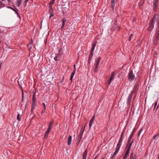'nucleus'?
<instances>
[{
	"label": "nucleus",
	"instance_id": "1",
	"mask_svg": "<svg viewBox=\"0 0 159 159\" xmlns=\"http://www.w3.org/2000/svg\"><path fill=\"white\" fill-rule=\"evenodd\" d=\"M33 93H34L33 95L32 98V105H31V113H34L33 110L34 109L35 107V102L36 101V95L35 93L33 91Z\"/></svg>",
	"mask_w": 159,
	"mask_h": 159
},
{
	"label": "nucleus",
	"instance_id": "2",
	"mask_svg": "<svg viewBox=\"0 0 159 159\" xmlns=\"http://www.w3.org/2000/svg\"><path fill=\"white\" fill-rule=\"evenodd\" d=\"M157 16L158 15L157 14L154 15L153 17V19L152 20H151V21L149 24V26L148 28V31H151L153 28L154 24V20L155 18H156V16Z\"/></svg>",
	"mask_w": 159,
	"mask_h": 159
},
{
	"label": "nucleus",
	"instance_id": "3",
	"mask_svg": "<svg viewBox=\"0 0 159 159\" xmlns=\"http://www.w3.org/2000/svg\"><path fill=\"white\" fill-rule=\"evenodd\" d=\"M132 144V143H130L129 144V145L128 146V145L127 144V146H126V148H127L128 146V147L127 148V151L126 152V153L124 155V156L123 157V158L122 159H126L127 157L129 156V153L130 151V149L131 148V146Z\"/></svg>",
	"mask_w": 159,
	"mask_h": 159
},
{
	"label": "nucleus",
	"instance_id": "4",
	"mask_svg": "<svg viewBox=\"0 0 159 159\" xmlns=\"http://www.w3.org/2000/svg\"><path fill=\"white\" fill-rule=\"evenodd\" d=\"M134 76L133 75V70H131L128 74V79L130 81L133 80L134 79Z\"/></svg>",
	"mask_w": 159,
	"mask_h": 159
},
{
	"label": "nucleus",
	"instance_id": "5",
	"mask_svg": "<svg viewBox=\"0 0 159 159\" xmlns=\"http://www.w3.org/2000/svg\"><path fill=\"white\" fill-rule=\"evenodd\" d=\"M75 25L73 23L71 24L69 27V30L68 31V33H71L74 31L75 29Z\"/></svg>",
	"mask_w": 159,
	"mask_h": 159
},
{
	"label": "nucleus",
	"instance_id": "6",
	"mask_svg": "<svg viewBox=\"0 0 159 159\" xmlns=\"http://www.w3.org/2000/svg\"><path fill=\"white\" fill-rule=\"evenodd\" d=\"M133 90L131 92V93L129 95L128 99L127 100V103L128 105L130 104L131 101V99L133 95Z\"/></svg>",
	"mask_w": 159,
	"mask_h": 159
},
{
	"label": "nucleus",
	"instance_id": "7",
	"mask_svg": "<svg viewBox=\"0 0 159 159\" xmlns=\"http://www.w3.org/2000/svg\"><path fill=\"white\" fill-rule=\"evenodd\" d=\"M101 60V57H98L96 60V63L95 64V71H96V69L97 68L98 66L99 65V63Z\"/></svg>",
	"mask_w": 159,
	"mask_h": 159
},
{
	"label": "nucleus",
	"instance_id": "8",
	"mask_svg": "<svg viewBox=\"0 0 159 159\" xmlns=\"http://www.w3.org/2000/svg\"><path fill=\"white\" fill-rule=\"evenodd\" d=\"M135 128H134V129L133 130L131 134L130 135V136L129 137L128 140V141H127L128 143H129L130 142L131 139H132V138L135 132Z\"/></svg>",
	"mask_w": 159,
	"mask_h": 159
},
{
	"label": "nucleus",
	"instance_id": "9",
	"mask_svg": "<svg viewBox=\"0 0 159 159\" xmlns=\"http://www.w3.org/2000/svg\"><path fill=\"white\" fill-rule=\"evenodd\" d=\"M116 0H111V6L113 10H114L116 5Z\"/></svg>",
	"mask_w": 159,
	"mask_h": 159
},
{
	"label": "nucleus",
	"instance_id": "10",
	"mask_svg": "<svg viewBox=\"0 0 159 159\" xmlns=\"http://www.w3.org/2000/svg\"><path fill=\"white\" fill-rule=\"evenodd\" d=\"M96 43L97 42L96 41H95L93 43L90 52L93 53L95 47L96 45Z\"/></svg>",
	"mask_w": 159,
	"mask_h": 159
},
{
	"label": "nucleus",
	"instance_id": "11",
	"mask_svg": "<svg viewBox=\"0 0 159 159\" xmlns=\"http://www.w3.org/2000/svg\"><path fill=\"white\" fill-rule=\"evenodd\" d=\"M136 157L135 155L134 154L133 152H132L130 156L129 159H136Z\"/></svg>",
	"mask_w": 159,
	"mask_h": 159
},
{
	"label": "nucleus",
	"instance_id": "12",
	"mask_svg": "<svg viewBox=\"0 0 159 159\" xmlns=\"http://www.w3.org/2000/svg\"><path fill=\"white\" fill-rule=\"evenodd\" d=\"M119 151V150L116 149L115 151L114 152L113 155L111 157L110 159H113L114 158V157L116 155L117 153Z\"/></svg>",
	"mask_w": 159,
	"mask_h": 159
},
{
	"label": "nucleus",
	"instance_id": "13",
	"mask_svg": "<svg viewBox=\"0 0 159 159\" xmlns=\"http://www.w3.org/2000/svg\"><path fill=\"white\" fill-rule=\"evenodd\" d=\"M93 55V53L90 52V53L89 56V59H88V63L89 64L90 63V62H91L90 60L92 58Z\"/></svg>",
	"mask_w": 159,
	"mask_h": 159
},
{
	"label": "nucleus",
	"instance_id": "14",
	"mask_svg": "<svg viewBox=\"0 0 159 159\" xmlns=\"http://www.w3.org/2000/svg\"><path fill=\"white\" fill-rule=\"evenodd\" d=\"M18 84L19 86L20 87V89H21L22 91V101H23V99H24V93H23V89H22V88L21 87V84H20L19 82V81H18Z\"/></svg>",
	"mask_w": 159,
	"mask_h": 159
},
{
	"label": "nucleus",
	"instance_id": "15",
	"mask_svg": "<svg viewBox=\"0 0 159 159\" xmlns=\"http://www.w3.org/2000/svg\"><path fill=\"white\" fill-rule=\"evenodd\" d=\"M87 152V149H86L83 154V159H86Z\"/></svg>",
	"mask_w": 159,
	"mask_h": 159
},
{
	"label": "nucleus",
	"instance_id": "16",
	"mask_svg": "<svg viewBox=\"0 0 159 159\" xmlns=\"http://www.w3.org/2000/svg\"><path fill=\"white\" fill-rule=\"evenodd\" d=\"M72 140V136L70 135L69 136L68 140V145H70L71 144V141Z\"/></svg>",
	"mask_w": 159,
	"mask_h": 159
},
{
	"label": "nucleus",
	"instance_id": "17",
	"mask_svg": "<svg viewBox=\"0 0 159 159\" xmlns=\"http://www.w3.org/2000/svg\"><path fill=\"white\" fill-rule=\"evenodd\" d=\"M66 21V20L65 18H64L62 20V24L61 27V29H62L64 26L65 23Z\"/></svg>",
	"mask_w": 159,
	"mask_h": 159
},
{
	"label": "nucleus",
	"instance_id": "18",
	"mask_svg": "<svg viewBox=\"0 0 159 159\" xmlns=\"http://www.w3.org/2000/svg\"><path fill=\"white\" fill-rule=\"evenodd\" d=\"M82 136H81L80 135H79L78 136V139L77 140V142L76 143V144H78L79 143H80V140L82 139Z\"/></svg>",
	"mask_w": 159,
	"mask_h": 159
},
{
	"label": "nucleus",
	"instance_id": "19",
	"mask_svg": "<svg viewBox=\"0 0 159 159\" xmlns=\"http://www.w3.org/2000/svg\"><path fill=\"white\" fill-rule=\"evenodd\" d=\"M53 11L52 9H50L49 13L50 14V18H51V17L53 16Z\"/></svg>",
	"mask_w": 159,
	"mask_h": 159
},
{
	"label": "nucleus",
	"instance_id": "20",
	"mask_svg": "<svg viewBox=\"0 0 159 159\" xmlns=\"http://www.w3.org/2000/svg\"><path fill=\"white\" fill-rule=\"evenodd\" d=\"M22 0H17L16 1V5L18 7H19L21 4Z\"/></svg>",
	"mask_w": 159,
	"mask_h": 159
},
{
	"label": "nucleus",
	"instance_id": "21",
	"mask_svg": "<svg viewBox=\"0 0 159 159\" xmlns=\"http://www.w3.org/2000/svg\"><path fill=\"white\" fill-rule=\"evenodd\" d=\"M121 142H120V141H119L118 143L117 144L116 149H117L118 150H119L120 148L121 145Z\"/></svg>",
	"mask_w": 159,
	"mask_h": 159
},
{
	"label": "nucleus",
	"instance_id": "22",
	"mask_svg": "<svg viewBox=\"0 0 159 159\" xmlns=\"http://www.w3.org/2000/svg\"><path fill=\"white\" fill-rule=\"evenodd\" d=\"M85 128V126L84 127L83 129L82 128L80 130V132L79 135H80L81 136H82V134L84 131V129Z\"/></svg>",
	"mask_w": 159,
	"mask_h": 159
},
{
	"label": "nucleus",
	"instance_id": "23",
	"mask_svg": "<svg viewBox=\"0 0 159 159\" xmlns=\"http://www.w3.org/2000/svg\"><path fill=\"white\" fill-rule=\"evenodd\" d=\"M159 40V39H157V38L155 37L154 42V45L155 46H156L158 43V41Z\"/></svg>",
	"mask_w": 159,
	"mask_h": 159
},
{
	"label": "nucleus",
	"instance_id": "24",
	"mask_svg": "<svg viewBox=\"0 0 159 159\" xmlns=\"http://www.w3.org/2000/svg\"><path fill=\"white\" fill-rule=\"evenodd\" d=\"M155 37L157 38V39H159V31L158 30L156 32Z\"/></svg>",
	"mask_w": 159,
	"mask_h": 159
},
{
	"label": "nucleus",
	"instance_id": "25",
	"mask_svg": "<svg viewBox=\"0 0 159 159\" xmlns=\"http://www.w3.org/2000/svg\"><path fill=\"white\" fill-rule=\"evenodd\" d=\"M113 78H114V77H111V76H110L109 79L108 80V82H107L108 84V85L110 84L111 80H113Z\"/></svg>",
	"mask_w": 159,
	"mask_h": 159
},
{
	"label": "nucleus",
	"instance_id": "26",
	"mask_svg": "<svg viewBox=\"0 0 159 159\" xmlns=\"http://www.w3.org/2000/svg\"><path fill=\"white\" fill-rule=\"evenodd\" d=\"M123 133H122L120 135V139L119 140V141H120V142H122L123 139Z\"/></svg>",
	"mask_w": 159,
	"mask_h": 159
},
{
	"label": "nucleus",
	"instance_id": "27",
	"mask_svg": "<svg viewBox=\"0 0 159 159\" xmlns=\"http://www.w3.org/2000/svg\"><path fill=\"white\" fill-rule=\"evenodd\" d=\"M145 0H141L139 3V5L140 7H141L144 2Z\"/></svg>",
	"mask_w": 159,
	"mask_h": 159
},
{
	"label": "nucleus",
	"instance_id": "28",
	"mask_svg": "<svg viewBox=\"0 0 159 159\" xmlns=\"http://www.w3.org/2000/svg\"><path fill=\"white\" fill-rule=\"evenodd\" d=\"M94 120H92L91 119V120L90 121L89 124V129L91 128V126L93 123Z\"/></svg>",
	"mask_w": 159,
	"mask_h": 159
},
{
	"label": "nucleus",
	"instance_id": "29",
	"mask_svg": "<svg viewBox=\"0 0 159 159\" xmlns=\"http://www.w3.org/2000/svg\"><path fill=\"white\" fill-rule=\"evenodd\" d=\"M8 7V8H10L12 10H13V11H14L15 12L16 11H18V9H14L12 7Z\"/></svg>",
	"mask_w": 159,
	"mask_h": 159
},
{
	"label": "nucleus",
	"instance_id": "30",
	"mask_svg": "<svg viewBox=\"0 0 159 159\" xmlns=\"http://www.w3.org/2000/svg\"><path fill=\"white\" fill-rule=\"evenodd\" d=\"M157 6L155 5H154V7L153 8V10L155 11H157Z\"/></svg>",
	"mask_w": 159,
	"mask_h": 159
},
{
	"label": "nucleus",
	"instance_id": "31",
	"mask_svg": "<svg viewBox=\"0 0 159 159\" xmlns=\"http://www.w3.org/2000/svg\"><path fill=\"white\" fill-rule=\"evenodd\" d=\"M142 131V128L139 131L138 134V137H139L140 136V135L141 134V132Z\"/></svg>",
	"mask_w": 159,
	"mask_h": 159
},
{
	"label": "nucleus",
	"instance_id": "32",
	"mask_svg": "<svg viewBox=\"0 0 159 159\" xmlns=\"http://www.w3.org/2000/svg\"><path fill=\"white\" fill-rule=\"evenodd\" d=\"M158 0H155L153 2V5H157V2H158Z\"/></svg>",
	"mask_w": 159,
	"mask_h": 159
},
{
	"label": "nucleus",
	"instance_id": "33",
	"mask_svg": "<svg viewBox=\"0 0 159 159\" xmlns=\"http://www.w3.org/2000/svg\"><path fill=\"white\" fill-rule=\"evenodd\" d=\"M20 114L19 113L17 115V120L19 121L20 120Z\"/></svg>",
	"mask_w": 159,
	"mask_h": 159
},
{
	"label": "nucleus",
	"instance_id": "34",
	"mask_svg": "<svg viewBox=\"0 0 159 159\" xmlns=\"http://www.w3.org/2000/svg\"><path fill=\"white\" fill-rule=\"evenodd\" d=\"M28 1V0H25L24 2L23 3V5L24 7L26 6L27 2Z\"/></svg>",
	"mask_w": 159,
	"mask_h": 159
},
{
	"label": "nucleus",
	"instance_id": "35",
	"mask_svg": "<svg viewBox=\"0 0 159 159\" xmlns=\"http://www.w3.org/2000/svg\"><path fill=\"white\" fill-rule=\"evenodd\" d=\"M28 48L29 50H30L32 48V44L29 43V44L28 45Z\"/></svg>",
	"mask_w": 159,
	"mask_h": 159
},
{
	"label": "nucleus",
	"instance_id": "36",
	"mask_svg": "<svg viewBox=\"0 0 159 159\" xmlns=\"http://www.w3.org/2000/svg\"><path fill=\"white\" fill-rule=\"evenodd\" d=\"M51 130L48 129L47 130V131H46V132H45V133L47 134L48 135L49 133L51 131Z\"/></svg>",
	"mask_w": 159,
	"mask_h": 159
},
{
	"label": "nucleus",
	"instance_id": "37",
	"mask_svg": "<svg viewBox=\"0 0 159 159\" xmlns=\"http://www.w3.org/2000/svg\"><path fill=\"white\" fill-rule=\"evenodd\" d=\"M55 1V0H52L51 1H50V5H52V4H53L54 2Z\"/></svg>",
	"mask_w": 159,
	"mask_h": 159
},
{
	"label": "nucleus",
	"instance_id": "38",
	"mask_svg": "<svg viewBox=\"0 0 159 159\" xmlns=\"http://www.w3.org/2000/svg\"><path fill=\"white\" fill-rule=\"evenodd\" d=\"M46 110V108H44L41 111V114L42 115L43 113L45 112Z\"/></svg>",
	"mask_w": 159,
	"mask_h": 159
},
{
	"label": "nucleus",
	"instance_id": "39",
	"mask_svg": "<svg viewBox=\"0 0 159 159\" xmlns=\"http://www.w3.org/2000/svg\"><path fill=\"white\" fill-rule=\"evenodd\" d=\"M52 125L49 124L48 129H49L51 130V129H52Z\"/></svg>",
	"mask_w": 159,
	"mask_h": 159
},
{
	"label": "nucleus",
	"instance_id": "40",
	"mask_svg": "<svg viewBox=\"0 0 159 159\" xmlns=\"http://www.w3.org/2000/svg\"><path fill=\"white\" fill-rule=\"evenodd\" d=\"M136 17H134L133 18V19L132 20V21L133 22H135L136 21Z\"/></svg>",
	"mask_w": 159,
	"mask_h": 159
},
{
	"label": "nucleus",
	"instance_id": "41",
	"mask_svg": "<svg viewBox=\"0 0 159 159\" xmlns=\"http://www.w3.org/2000/svg\"><path fill=\"white\" fill-rule=\"evenodd\" d=\"M58 56H56L54 58V59L55 61H57L58 60L57 59ZM58 60H60L58 59Z\"/></svg>",
	"mask_w": 159,
	"mask_h": 159
},
{
	"label": "nucleus",
	"instance_id": "42",
	"mask_svg": "<svg viewBox=\"0 0 159 159\" xmlns=\"http://www.w3.org/2000/svg\"><path fill=\"white\" fill-rule=\"evenodd\" d=\"M48 135L47 134L45 133L44 136V138L46 139L48 138Z\"/></svg>",
	"mask_w": 159,
	"mask_h": 159
},
{
	"label": "nucleus",
	"instance_id": "43",
	"mask_svg": "<svg viewBox=\"0 0 159 159\" xmlns=\"http://www.w3.org/2000/svg\"><path fill=\"white\" fill-rule=\"evenodd\" d=\"M133 36V34H131L129 36V39H128L129 41H130L131 39V37L132 36Z\"/></svg>",
	"mask_w": 159,
	"mask_h": 159
},
{
	"label": "nucleus",
	"instance_id": "44",
	"mask_svg": "<svg viewBox=\"0 0 159 159\" xmlns=\"http://www.w3.org/2000/svg\"><path fill=\"white\" fill-rule=\"evenodd\" d=\"M75 71H73L72 73H71V75H73V76H74V75H75Z\"/></svg>",
	"mask_w": 159,
	"mask_h": 159
},
{
	"label": "nucleus",
	"instance_id": "45",
	"mask_svg": "<svg viewBox=\"0 0 159 159\" xmlns=\"http://www.w3.org/2000/svg\"><path fill=\"white\" fill-rule=\"evenodd\" d=\"M114 73L112 72L111 74V76L112 77L114 78Z\"/></svg>",
	"mask_w": 159,
	"mask_h": 159
},
{
	"label": "nucleus",
	"instance_id": "46",
	"mask_svg": "<svg viewBox=\"0 0 159 159\" xmlns=\"http://www.w3.org/2000/svg\"><path fill=\"white\" fill-rule=\"evenodd\" d=\"M16 11V12H15V13L17 15V16H19V17H20V15H19V13L17 11Z\"/></svg>",
	"mask_w": 159,
	"mask_h": 159
},
{
	"label": "nucleus",
	"instance_id": "47",
	"mask_svg": "<svg viewBox=\"0 0 159 159\" xmlns=\"http://www.w3.org/2000/svg\"><path fill=\"white\" fill-rule=\"evenodd\" d=\"M42 105L44 106V108H46V106L45 104L44 103H42Z\"/></svg>",
	"mask_w": 159,
	"mask_h": 159
},
{
	"label": "nucleus",
	"instance_id": "48",
	"mask_svg": "<svg viewBox=\"0 0 159 159\" xmlns=\"http://www.w3.org/2000/svg\"><path fill=\"white\" fill-rule=\"evenodd\" d=\"M53 123H54V121H53V120H52V121H51L50 122L49 124L52 125L53 124Z\"/></svg>",
	"mask_w": 159,
	"mask_h": 159
},
{
	"label": "nucleus",
	"instance_id": "49",
	"mask_svg": "<svg viewBox=\"0 0 159 159\" xmlns=\"http://www.w3.org/2000/svg\"><path fill=\"white\" fill-rule=\"evenodd\" d=\"M157 102H156V103H155V105H154V110L155 109V108L157 105Z\"/></svg>",
	"mask_w": 159,
	"mask_h": 159
},
{
	"label": "nucleus",
	"instance_id": "50",
	"mask_svg": "<svg viewBox=\"0 0 159 159\" xmlns=\"http://www.w3.org/2000/svg\"><path fill=\"white\" fill-rule=\"evenodd\" d=\"M95 118V116H93L91 119V120H94Z\"/></svg>",
	"mask_w": 159,
	"mask_h": 159
},
{
	"label": "nucleus",
	"instance_id": "51",
	"mask_svg": "<svg viewBox=\"0 0 159 159\" xmlns=\"http://www.w3.org/2000/svg\"><path fill=\"white\" fill-rule=\"evenodd\" d=\"M33 41L32 40V39H31V42L30 43L32 45L33 44Z\"/></svg>",
	"mask_w": 159,
	"mask_h": 159
},
{
	"label": "nucleus",
	"instance_id": "52",
	"mask_svg": "<svg viewBox=\"0 0 159 159\" xmlns=\"http://www.w3.org/2000/svg\"><path fill=\"white\" fill-rule=\"evenodd\" d=\"M74 66V71H76L75 65H74V66Z\"/></svg>",
	"mask_w": 159,
	"mask_h": 159
},
{
	"label": "nucleus",
	"instance_id": "53",
	"mask_svg": "<svg viewBox=\"0 0 159 159\" xmlns=\"http://www.w3.org/2000/svg\"><path fill=\"white\" fill-rule=\"evenodd\" d=\"M49 9H52V6L51 5H50L49 6Z\"/></svg>",
	"mask_w": 159,
	"mask_h": 159
},
{
	"label": "nucleus",
	"instance_id": "54",
	"mask_svg": "<svg viewBox=\"0 0 159 159\" xmlns=\"http://www.w3.org/2000/svg\"><path fill=\"white\" fill-rule=\"evenodd\" d=\"M158 135V134H157L155 135L154 137H153V139H155L158 136V135Z\"/></svg>",
	"mask_w": 159,
	"mask_h": 159
},
{
	"label": "nucleus",
	"instance_id": "55",
	"mask_svg": "<svg viewBox=\"0 0 159 159\" xmlns=\"http://www.w3.org/2000/svg\"><path fill=\"white\" fill-rule=\"evenodd\" d=\"M2 2L1 1H0V7L2 5Z\"/></svg>",
	"mask_w": 159,
	"mask_h": 159
},
{
	"label": "nucleus",
	"instance_id": "56",
	"mask_svg": "<svg viewBox=\"0 0 159 159\" xmlns=\"http://www.w3.org/2000/svg\"><path fill=\"white\" fill-rule=\"evenodd\" d=\"M158 29L157 30L159 31V23H158Z\"/></svg>",
	"mask_w": 159,
	"mask_h": 159
},
{
	"label": "nucleus",
	"instance_id": "57",
	"mask_svg": "<svg viewBox=\"0 0 159 159\" xmlns=\"http://www.w3.org/2000/svg\"><path fill=\"white\" fill-rule=\"evenodd\" d=\"M72 79H73V78H71V77H70V80H71V82L72 81Z\"/></svg>",
	"mask_w": 159,
	"mask_h": 159
},
{
	"label": "nucleus",
	"instance_id": "58",
	"mask_svg": "<svg viewBox=\"0 0 159 159\" xmlns=\"http://www.w3.org/2000/svg\"><path fill=\"white\" fill-rule=\"evenodd\" d=\"M133 142H134V139H133L132 140V141H131V143H133Z\"/></svg>",
	"mask_w": 159,
	"mask_h": 159
},
{
	"label": "nucleus",
	"instance_id": "59",
	"mask_svg": "<svg viewBox=\"0 0 159 159\" xmlns=\"http://www.w3.org/2000/svg\"><path fill=\"white\" fill-rule=\"evenodd\" d=\"M73 76H73L71 75L70 77H71V78H73Z\"/></svg>",
	"mask_w": 159,
	"mask_h": 159
},
{
	"label": "nucleus",
	"instance_id": "60",
	"mask_svg": "<svg viewBox=\"0 0 159 159\" xmlns=\"http://www.w3.org/2000/svg\"><path fill=\"white\" fill-rule=\"evenodd\" d=\"M9 2H11V0H7Z\"/></svg>",
	"mask_w": 159,
	"mask_h": 159
},
{
	"label": "nucleus",
	"instance_id": "61",
	"mask_svg": "<svg viewBox=\"0 0 159 159\" xmlns=\"http://www.w3.org/2000/svg\"><path fill=\"white\" fill-rule=\"evenodd\" d=\"M136 87H136V86H134V89H135H135H136Z\"/></svg>",
	"mask_w": 159,
	"mask_h": 159
},
{
	"label": "nucleus",
	"instance_id": "62",
	"mask_svg": "<svg viewBox=\"0 0 159 159\" xmlns=\"http://www.w3.org/2000/svg\"><path fill=\"white\" fill-rule=\"evenodd\" d=\"M2 64V63H0V66H1Z\"/></svg>",
	"mask_w": 159,
	"mask_h": 159
},
{
	"label": "nucleus",
	"instance_id": "63",
	"mask_svg": "<svg viewBox=\"0 0 159 159\" xmlns=\"http://www.w3.org/2000/svg\"><path fill=\"white\" fill-rule=\"evenodd\" d=\"M97 158V157H96L94 159H96Z\"/></svg>",
	"mask_w": 159,
	"mask_h": 159
},
{
	"label": "nucleus",
	"instance_id": "64",
	"mask_svg": "<svg viewBox=\"0 0 159 159\" xmlns=\"http://www.w3.org/2000/svg\"><path fill=\"white\" fill-rule=\"evenodd\" d=\"M101 159H104V157H103Z\"/></svg>",
	"mask_w": 159,
	"mask_h": 159
}]
</instances>
